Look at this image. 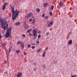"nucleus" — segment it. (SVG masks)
Segmentation results:
<instances>
[{"label": "nucleus", "mask_w": 77, "mask_h": 77, "mask_svg": "<svg viewBox=\"0 0 77 77\" xmlns=\"http://www.w3.org/2000/svg\"><path fill=\"white\" fill-rule=\"evenodd\" d=\"M0 21L1 24L2 28L4 30H6V29L8 28V22L4 20H2L1 18L0 19Z\"/></svg>", "instance_id": "f257e3e1"}, {"label": "nucleus", "mask_w": 77, "mask_h": 77, "mask_svg": "<svg viewBox=\"0 0 77 77\" xmlns=\"http://www.w3.org/2000/svg\"><path fill=\"white\" fill-rule=\"evenodd\" d=\"M11 12L13 15L12 16V19L14 20L17 17V16L18 15V14H19V11H18L17 10H16L15 11H14V7L11 8Z\"/></svg>", "instance_id": "f03ea898"}, {"label": "nucleus", "mask_w": 77, "mask_h": 77, "mask_svg": "<svg viewBox=\"0 0 77 77\" xmlns=\"http://www.w3.org/2000/svg\"><path fill=\"white\" fill-rule=\"evenodd\" d=\"M12 27H10L7 29V32L5 35L6 38H7L8 37H11V30Z\"/></svg>", "instance_id": "7ed1b4c3"}, {"label": "nucleus", "mask_w": 77, "mask_h": 77, "mask_svg": "<svg viewBox=\"0 0 77 77\" xmlns=\"http://www.w3.org/2000/svg\"><path fill=\"white\" fill-rule=\"evenodd\" d=\"M32 32L33 34V36H37V34H36V33H37V31L36 29H33Z\"/></svg>", "instance_id": "20e7f679"}, {"label": "nucleus", "mask_w": 77, "mask_h": 77, "mask_svg": "<svg viewBox=\"0 0 77 77\" xmlns=\"http://www.w3.org/2000/svg\"><path fill=\"white\" fill-rule=\"evenodd\" d=\"M53 22L52 21H51L50 22L49 24L48 25V27H50L53 25Z\"/></svg>", "instance_id": "39448f33"}, {"label": "nucleus", "mask_w": 77, "mask_h": 77, "mask_svg": "<svg viewBox=\"0 0 77 77\" xmlns=\"http://www.w3.org/2000/svg\"><path fill=\"white\" fill-rule=\"evenodd\" d=\"M8 5V3H5L3 7H2V10H3V11H4V10H5V8L6 7V5Z\"/></svg>", "instance_id": "423d86ee"}, {"label": "nucleus", "mask_w": 77, "mask_h": 77, "mask_svg": "<svg viewBox=\"0 0 77 77\" xmlns=\"http://www.w3.org/2000/svg\"><path fill=\"white\" fill-rule=\"evenodd\" d=\"M22 75V73L21 72H19L17 74V77H21Z\"/></svg>", "instance_id": "0eeeda50"}, {"label": "nucleus", "mask_w": 77, "mask_h": 77, "mask_svg": "<svg viewBox=\"0 0 77 77\" xmlns=\"http://www.w3.org/2000/svg\"><path fill=\"white\" fill-rule=\"evenodd\" d=\"M24 24L25 26L24 27L25 29H28V25L26 24V22H24Z\"/></svg>", "instance_id": "6e6552de"}, {"label": "nucleus", "mask_w": 77, "mask_h": 77, "mask_svg": "<svg viewBox=\"0 0 77 77\" xmlns=\"http://www.w3.org/2000/svg\"><path fill=\"white\" fill-rule=\"evenodd\" d=\"M32 13H29L27 16V18H28L29 17H31V15H32Z\"/></svg>", "instance_id": "1a4fd4ad"}, {"label": "nucleus", "mask_w": 77, "mask_h": 77, "mask_svg": "<svg viewBox=\"0 0 77 77\" xmlns=\"http://www.w3.org/2000/svg\"><path fill=\"white\" fill-rule=\"evenodd\" d=\"M21 47H22V49H24V43H21Z\"/></svg>", "instance_id": "9d476101"}, {"label": "nucleus", "mask_w": 77, "mask_h": 77, "mask_svg": "<svg viewBox=\"0 0 77 77\" xmlns=\"http://www.w3.org/2000/svg\"><path fill=\"white\" fill-rule=\"evenodd\" d=\"M45 52H46V51H44V52L43 53V54L42 55V57H45Z\"/></svg>", "instance_id": "9b49d317"}, {"label": "nucleus", "mask_w": 77, "mask_h": 77, "mask_svg": "<svg viewBox=\"0 0 77 77\" xmlns=\"http://www.w3.org/2000/svg\"><path fill=\"white\" fill-rule=\"evenodd\" d=\"M20 22H18L16 23H15V26H18V25H20Z\"/></svg>", "instance_id": "f8f14e48"}, {"label": "nucleus", "mask_w": 77, "mask_h": 77, "mask_svg": "<svg viewBox=\"0 0 77 77\" xmlns=\"http://www.w3.org/2000/svg\"><path fill=\"white\" fill-rule=\"evenodd\" d=\"M72 43V40H70L69 41V42L68 43V45H69L70 44H71Z\"/></svg>", "instance_id": "ddd939ff"}, {"label": "nucleus", "mask_w": 77, "mask_h": 77, "mask_svg": "<svg viewBox=\"0 0 77 77\" xmlns=\"http://www.w3.org/2000/svg\"><path fill=\"white\" fill-rule=\"evenodd\" d=\"M48 5V3H45L43 4V5L44 7H46Z\"/></svg>", "instance_id": "4468645a"}, {"label": "nucleus", "mask_w": 77, "mask_h": 77, "mask_svg": "<svg viewBox=\"0 0 77 77\" xmlns=\"http://www.w3.org/2000/svg\"><path fill=\"white\" fill-rule=\"evenodd\" d=\"M20 51L19 50H18L16 51V53H17V54H19V53H20Z\"/></svg>", "instance_id": "2eb2a0df"}, {"label": "nucleus", "mask_w": 77, "mask_h": 77, "mask_svg": "<svg viewBox=\"0 0 77 77\" xmlns=\"http://www.w3.org/2000/svg\"><path fill=\"white\" fill-rule=\"evenodd\" d=\"M36 11L37 12H40V10H39V8H37Z\"/></svg>", "instance_id": "dca6fc26"}, {"label": "nucleus", "mask_w": 77, "mask_h": 77, "mask_svg": "<svg viewBox=\"0 0 77 77\" xmlns=\"http://www.w3.org/2000/svg\"><path fill=\"white\" fill-rule=\"evenodd\" d=\"M32 29H30L28 30L27 31V33H29V32H31V31H32Z\"/></svg>", "instance_id": "f3484780"}, {"label": "nucleus", "mask_w": 77, "mask_h": 77, "mask_svg": "<svg viewBox=\"0 0 77 77\" xmlns=\"http://www.w3.org/2000/svg\"><path fill=\"white\" fill-rule=\"evenodd\" d=\"M59 5H60L61 6H63V3L62 2H60L59 3Z\"/></svg>", "instance_id": "a211bd4d"}, {"label": "nucleus", "mask_w": 77, "mask_h": 77, "mask_svg": "<svg viewBox=\"0 0 77 77\" xmlns=\"http://www.w3.org/2000/svg\"><path fill=\"white\" fill-rule=\"evenodd\" d=\"M22 43L21 42V41H19L17 42V44H22Z\"/></svg>", "instance_id": "6ab92c4d"}, {"label": "nucleus", "mask_w": 77, "mask_h": 77, "mask_svg": "<svg viewBox=\"0 0 77 77\" xmlns=\"http://www.w3.org/2000/svg\"><path fill=\"white\" fill-rule=\"evenodd\" d=\"M21 36L22 37H23V38H26V35L24 34H23L21 35Z\"/></svg>", "instance_id": "aec40b11"}, {"label": "nucleus", "mask_w": 77, "mask_h": 77, "mask_svg": "<svg viewBox=\"0 0 77 77\" xmlns=\"http://www.w3.org/2000/svg\"><path fill=\"white\" fill-rule=\"evenodd\" d=\"M54 8V6L53 5H52L51 7V10H53Z\"/></svg>", "instance_id": "412c9836"}, {"label": "nucleus", "mask_w": 77, "mask_h": 77, "mask_svg": "<svg viewBox=\"0 0 77 77\" xmlns=\"http://www.w3.org/2000/svg\"><path fill=\"white\" fill-rule=\"evenodd\" d=\"M12 48V46H11L9 49L8 53H10V51H11V48Z\"/></svg>", "instance_id": "4be33fe9"}, {"label": "nucleus", "mask_w": 77, "mask_h": 77, "mask_svg": "<svg viewBox=\"0 0 77 77\" xmlns=\"http://www.w3.org/2000/svg\"><path fill=\"white\" fill-rule=\"evenodd\" d=\"M77 75H72L71 77H77Z\"/></svg>", "instance_id": "5701e85b"}, {"label": "nucleus", "mask_w": 77, "mask_h": 77, "mask_svg": "<svg viewBox=\"0 0 77 77\" xmlns=\"http://www.w3.org/2000/svg\"><path fill=\"white\" fill-rule=\"evenodd\" d=\"M33 21L32 23V24H34V23H35V19H33Z\"/></svg>", "instance_id": "b1692460"}, {"label": "nucleus", "mask_w": 77, "mask_h": 77, "mask_svg": "<svg viewBox=\"0 0 77 77\" xmlns=\"http://www.w3.org/2000/svg\"><path fill=\"white\" fill-rule=\"evenodd\" d=\"M41 38V35H38V38L39 39Z\"/></svg>", "instance_id": "393cba45"}, {"label": "nucleus", "mask_w": 77, "mask_h": 77, "mask_svg": "<svg viewBox=\"0 0 77 77\" xmlns=\"http://www.w3.org/2000/svg\"><path fill=\"white\" fill-rule=\"evenodd\" d=\"M40 50H41V49H38L37 51V53H38L39 51H40Z\"/></svg>", "instance_id": "a878e982"}, {"label": "nucleus", "mask_w": 77, "mask_h": 77, "mask_svg": "<svg viewBox=\"0 0 77 77\" xmlns=\"http://www.w3.org/2000/svg\"><path fill=\"white\" fill-rule=\"evenodd\" d=\"M49 14L50 16H51L52 15V13L51 12H50Z\"/></svg>", "instance_id": "bb28decb"}, {"label": "nucleus", "mask_w": 77, "mask_h": 77, "mask_svg": "<svg viewBox=\"0 0 77 77\" xmlns=\"http://www.w3.org/2000/svg\"><path fill=\"white\" fill-rule=\"evenodd\" d=\"M35 36L34 38V39H36V38H37V36Z\"/></svg>", "instance_id": "cd10ccee"}, {"label": "nucleus", "mask_w": 77, "mask_h": 77, "mask_svg": "<svg viewBox=\"0 0 77 77\" xmlns=\"http://www.w3.org/2000/svg\"><path fill=\"white\" fill-rule=\"evenodd\" d=\"M35 48V47L34 46H32V49H34V48Z\"/></svg>", "instance_id": "c85d7f7f"}, {"label": "nucleus", "mask_w": 77, "mask_h": 77, "mask_svg": "<svg viewBox=\"0 0 77 77\" xmlns=\"http://www.w3.org/2000/svg\"><path fill=\"white\" fill-rule=\"evenodd\" d=\"M23 54L24 55H25L27 54L26 53V52H24Z\"/></svg>", "instance_id": "c756f323"}, {"label": "nucleus", "mask_w": 77, "mask_h": 77, "mask_svg": "<svg viewBox=\"0 0 77 77\" xmlns=\"http://www.w3.org/2000/svg\"><path fill=\"white\" fill-rule=\"evenodd\" d=\"M5 45H6V44L5 43H4L2 44L3 46H5Z\"/></svg>", "instance_id": "7c9ffc66"}, {"label": "nucleus", "mask_w": 77, "mask_h": 77, "mask_svg": "<svg viewBox=\"0 0 77 77\" xmlns=\"http://www.w3.org/2000/svg\"><path fill=\"white\" fill-rule=\"evenodd\" d=\"M29 36H32L33 35L31 34H30V33H29Z\"/></svg>", "instance_id": "2f4dec72"}, {"label": "nucleus", "mask_w": 77, "mask_h": 77, "mask_svg": "<svg viewBox=\"0 0 77 77\" xmlns=\"http://www.w3.org/2000/svg\"><path fill=\"white\" fill-rule=\"evenodd\" d=\"M32 45H35V43H32L31 44Z\"/></svg>", "instance_id": "473e14b6"}, {"label": "nucleus", "mask_w": 77, "mask_h": 77, "mask_svg": "<svg viewBox=\"0 0 77 77\" xmlns=\"http://www.w3.org/2000/svg\"><path fill=\"white\" fill-rule=\"evenodd\" d=\"M28 47L29 48H30V45H28Z\"/></svg>", "instance_id": "72a5a7b5"}, {"label": "nucleus", "mask_w": 77, "mask_h": 77, "mask_svg": "<svg viewBox=\"0 0 77 77\" xmlns=\"http://www.w3.org/2000/svg\"><path fill=\"white\" fill-rule=\"evenodd\" d=\"M7 73L8 72H7V71H6L4 73V74H7Z\"/></svg>", "instance_id": "f704fd0d"}, {"label": "nucleus", "mask_w": 77, "mask_h": 77, "mask_svg": "<svg viewBox=\"0 0 77 77\" xmlns=\"http://www.w3.org/2000/svg\"><path fill=\"white\" fill-rule=\"evenodd\" d=\"M45 15V14H43L42 16V17H44Z\"/></svg>", "instance_id": "c9c22d12"}, {"label": "nucleus", "mask_w": 77, "mask_h": 77, "mask_svg": "<svg viewBox=\"0 0 77 77\" xmlns=\"http://www.w3.org/2000/svg\"><path fill=\"white\" fill-rule=\"evenodd\" d=\"M34 71H36V69L35 68H34Z\"/></svg>", "instance_id": "e433bc0d"}, {"label": "nucleus", "mask_w": 77, "mask_h": 77, "mask_svg": "<svg viewBox=\"0 0 77 77\" xmlns=\"http://www.w3.org/2000/svg\"><path fill=\"white\" fill-rule=\"evenodd\" d=\"M48 18V16H46L45 17V19H47Z\"/></svg>", "instance_id": "4c0bfd02"}, {"label": "nucleus", "mask_w": 77, "mask_h": 77, "mask_svg": "<svg viewBox=\"0 0 77 77\" xmlns=\"http://www.w3.org/2000/svg\"><path fill=\"white\" fill-rule=\"evenodd\" d=\"M40 32H40V31H38V32H37L38 33V34L40 33Z\"/></svg>", "instance_id": "58836bf2"}, {"label": "nucleus", "mask_w": 77, "mask_h": 77, "mask_svg": "<svg viewBox=\"0 0 77 77\" xmlns=\"http://www.w3.org/2000/svg\"><path fill=\"white\" fill-rule=\"evenodd\" d=\"M48 34H49V32L46 33V35H48Z\"/></svg>", "instance_id": "ea45409f"}, {"label": "nucleus", "mask_w": 77, "mask_h": 77, "mask_svg": "<svg viewBox=\"0 0 77 77\" xmlns=\"http://www.w3.org/2000/svg\"><path fill=\"white\" fill-rule=\"evenodd\" d=\"M36 43H37V44H39V41H37L36 42Z\"/></svg>", "instance_id": "a19ab883"}, {"label": "nucleus", "mask_w": 77, "mask_h": 77, "mask_svg": "<svg viewBox=\"0 0 77 77\" xmlns=\"http://www.w3.org/2000/svg\"><path fill=\"white\" fill-rule=\"evenodd\" d=\"M2 36L1 35H0V39H1V38H2Z\"/></svg>", "instance_id": "79ce46f5"}, {"label": "nucleus", "mask_w": 77, "mask_h": 77, "mask_svg": "<svg viewBox=\"0 0 77 77\" xmlns=\"http://www.w3.org/2000/svg\"><path fill=\"white\" fill-rule=\"evenodd\" d=\"M32 21L31 19H30L29 20V21Z\"/></svg>", "instance_id": "37998d69"}, {"label": "nucleus", "mask_w": 77, "mask_h": 77, "mask_svg": "<svg viewBox=\"0 0 77 77\" xmlns=\"http://www.w3.org/2000/svg\"><path fill=\"white\" fill-rule=\"evenodd\" d=\"M69 35H71V32H69Z\"/></svg>", "instance_id": "c03bdc74"}, {"label": "nucleus", "mask_w": 77, "mask_h": 77, "mask_svg": "<svg viewBox=\"0 0 77 77\" xmlns=\"http://www.w3.org/2000/svg\"><path fill=\"white\" fill-rule=\"evenodd\" d=\"M43 68H45V66H43Z\"/></svg>", "instance_id": "a18cd8bd"}, {"label": "nucleus", "mask_w": 77, "mask_h": 77, "mask_svg": "<svg viewBox=\"0 0 77 77\" xmlns=\"http://www.w3.org/2000/svg\"><path fill=\"white\" fill-rule=\"evenodd\" d=\"M8 52V51H6V53L7 54V53Z\"/></svg>", "instance_id": "49530a36"}, {"label": "nucleus", "mask_w": 77, "mask_h": 77, "mask_svg": "<svg viewBox=\"0 0 77 77\" xmlns=\"http://www.w3.org/2000/svg\"><path fill=\"white\" fill-rule=\"evenodd\" d=\"M33 18V16L32 17V18Z\"/></svg>", "instance_id": "de8ad7c7"}, {"label": "nucleus", "mask_w": 77, "mask_h": 77, "mask_svg": "<svg viewBox=\"0 0 77 77\" xmlns=\"http://www.w3.org/2000/svg\"><path fill=\"white\" fill-rule=\"evenodd\" d=\"M10 6H11V5H10Z\"/></svg>", "instance_id": "09e8293b"}, {"label": "nucleus", "mask_w": 77, "mask_h": 77, "mask_svg": "<svg viewBox=\"0 0 77 77\" xmlns=\"http://www.w3.org/2000/svg\"><path fill=\"white\" fill-rule=\"evenodd\" d=\"M34 65H35V63H34Z\"/></svg>", "instance_id": "8fccbe9b"}]
</instances>
